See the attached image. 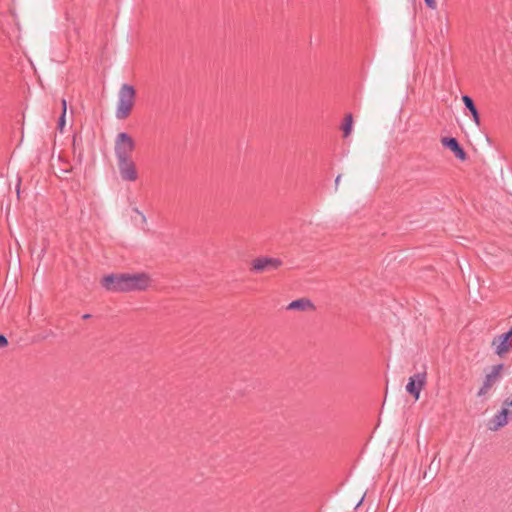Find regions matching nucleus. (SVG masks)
I'll use <instances>...</instances> for the list:
<instances>
[{
  "mask_svg": "<svg viewBox=\"0 0 512 512\" xmlns=\"http://www.w3.org/2000/svg\"><path fill=\"white\" fill-rule=\"evenodd\" d=\"M101 286L108 292L128 293L145 291L151 285V278L147 273H111L100 280Z\"/></svg>",
  "mask_w": 512,
  "mask_h": 512,
  "instance_id": "nucleus-1",
  "label": "nucleus"
},
{
  "mask_svg": "<svg viewBox=\"0 0 512 512\" xmlns=\"http://www.w3.org/2000/svg\"><path fill=\"white\" fill-rule=\"evenodd\" d=\"M136 90L132 85L123 84L119 90L116 117L124 120L129 117L134 107Z\"/></svg>",
  "mask_w": 512,
  "mask_h": 512,
  "instance_id": "nucleus-2",
  "label": "nucleus"
},
{
  "mask_svg": "<svg viewBox=\"0 0 512 512\" xmlns=\"http://www.w3.org/2000/svg\"><path fill=\"white\" fill-rule=\"evenodd\" d=\"M134 139L126 132H120L115 138L114 151L117 159L130 158L135 150Z\"/></svg>",
  "mask_w": 512,
  "mask_h": 512,
  "instance_id": "nucleus-3",
  "label": "nucleus"
},
{
  "mask_svg": "<svg viewBox=\"0 0 512 512\" xmlns=\"http://www.w3.org/2000/svg\"><path fill=\"white\" fill-rule=\"evenodd\" d=\"M512 419V394L504 401L501 410L493 417L489 429L497 431Z\"/></svg>",
  "mask_w": 512,
  "mask_h": 512,
  "instance_id": "nucleus-4",
  "label": "nucleus"
},
{
  "mask_svg": "<svg viewBox=\"0 0 512 512\" xmlns=\"http://www.w3.org/2000/svg\"><path fill=\"white\" fill-rule=\"evenodd\" d=\"M283 264L279 258L258 257L251 263V271L262 273L266 271L277 270Z\"/></svg>",
  "mask_w": 512,
  "mask_h": 512,
  "instance_id": "nucleus-5",
  "label": "nucleus"
},
{
  "mask_svg": "<svg viewBox=\"0 0 512 512\" xmlns=\"http://www.w3.org/2000/svg\"><path fill=\"white\" fill-rule=\"evenodd\" d=\"M427 381V373L426 371L418 372L409 378V381L406 385V391L414 397L415 400H418L420 397V392L424 388Z\"/></svg>",
  "mask_w": 512,
  "mask_h": 512,
  "instance_id": "nucleus-6",
  "label": "nucleus"
},
{
  "mask_svg": "<svg viewBox=\"0 0 512 512\" xmlns=\"http://www.w3.org/2000/svg\"><path fill=\"white\" fill-rule=\"evenodd\" d=\"M118 169L124 181L134 182L138 179L136 165L130 158L117 159Z\"/></svg>",
  "mask_w": 512,
  "mask_h": 512,
  "instance_id": "nucleus-7",
  "label": "nucleus"
},
{
  "mask_svg": "<svg viewBox=\"0 0 512 512\" xmlns=\"http://www.w3.org/2000/svg\"><path fill=\"white\" fill-rule=\"evenodd\" d=\"M441 143L445 148L451 150L457 159L461 161H465L467 159L466 152L464 151V149L462 148V146L460 145L459 141L456 138L443 137L441 139Z\"/></svg>",
  "mask_w": 512,
  "mask_h": 512,
  "instance_id": "nucleus-8",
  "label": "nucleus"
},
{
  "mask_svg": "<svg viewBox=\"0 0 512 512\" xmlns=\"http://www.w3.org/2000/svg\"><path fill=\"white\" fill-rule=\"evenodd\" d=\"M491 346L493 347L495 354L502 357L512 349V342L508 335L501 334L492 340Z\"/></svg>",
  "mask_w": 512,
  "mask_h": 512,
  "instance_id": "nucleus-9",
  "label": "nucleus"
},
{
  "mask_svg": "<svg viewBox=\"0 0 512 512\" xmlns=\"http://www.w3.org/2000/svg\"><path fill=\"white\" fill-rule=\"evenodd\" d=\"M503 369V364L494 365L489 373L486 374L485 380L482 383V395L485 394L496 382L500 380V372Z\"/></svg>",
  "mask_w": 512,
  "mask_h": 512,
  "instance_id": "nucleus-10",
  "label": "nucleus"
},
{
  "mask_svg": "<svg viewBox=\"0 0 512 512\" xmlns=\"http://www.w3.org/2000/svg\"><path fill=\"white\" fill-rule=\"evenodd\" d=\"M287 309L289 310H299V311H305L308 309H315L314 304L307 298H301L292 301Z\"/></svg>",
  "mask_w": 512,
  "mask_h": 512,
  "instance_id": "nucleus-11",
  "label": "nucleus"
},
{
  "mask_svg": "<svg viewBox=\"0 0 512 512\" xmlns=\"http://www.w3.org/2000/svg\"><path fill=\"white\" fill-rule=\"evenodd\" d=\"M352 124H353L352 114H347L344 118V123L342 125L344 137H347L351 133Z\"/></svg>",
  "mask_w": 512,
  "mask_h": 512,
  "instance_id": "nucleus-12",
  "label": "nucleus"
},
{
  "mask_svg": "<svg viewBox=\"0 0 512 512\" xmlns=\"http://www.w3.org/2000/svg\"><path fill=\"white\" fill-rule=\"evenodd\" d=\"M465 107L472 113L473 116L477 114V107L473 101V99L467 95L462 97Z\"/></svg>",
  "mask_w": 512,
  "mask_h": 512,
  "instance_id": "nucleus-13",
  "label": "nucleus"
},
{
  "mask_svg": "<svg viewBox=\"0 0 512 512\" xmlns=\"http://www.w3.org/2000/svg\"><path fill=\"white\" fill-rule=\"evenodd\" d=\"M61 106H62V113L58 120V129L62 132L63 127L65 126V116H66V109H67V102L65 99L61 100Z\"/></svg>",
  "mask_w": 512,
  "mask_h": 512,
  "instance_id": "nucleus-14",
  "label": "nucleus"
},
{
  "mask_svg": "<svg viewBox=\"0 0 512 512\" xmlns=\"http://www.w3.org/2000/svg\"><path fill=\"white\" fill-rule=\"evenodd\" d=\"M426 6L431 9L436 8V1L435 0H424Z\"/></svg>",
  "mask_w": 512,
  "mask_h": 512,
  "instance_id": "nucleus-15",
  "label": "nucleus"
},
{
  "mask_svg": "<svg viewBox=\"0 0 512 512\" xmlns=\"http://www.w3.org/2000/svg\"><path fill=\"white\" fill-rule=\"evenodd\" d=\"M7 345H8L7 338L4 335L0 334V348L5 347Z\"/></svg>",
  "mask_w": 512,
  "mask_h": 512,
  "instance_id": "nucleus-16",
  "label": "nucleus"
},
{
  "mask_svg": "<svg viewBox=\"0 0 512 512\" xmlns=\"http://www.w3.org/2000/svg\"><path fill=\"white\" fill-rule=\"evenodd\" d=\"M474 118V121L476 122L477 125H480V113L477 111V114L476 116H473Z\"/></svg>",
  "mask_w": 512,
  "mask_h": 512,
  "instance_id": "nucleus-17",
  "label": "nucleus"
},
{
  "mask_svg": "<svg viewBox=\"0 0 512 512\" xmlns=\"http://www.w3.org/2000/svg\"><path fill=\"white\" fill-rule=\"evenodd\" d=\"M503 335H508L510 339L512 337V327L507 332L503 333Z\"/></svg>",
  "mask_w": 512,
  "mask_h": 512,
  "instance_id": "nucleus-18",
  "label": "nucleus"
},
{
  "mask_svg": "<svg viewBox=\"0 0 512 512\" xmlns=\"http://www.w3.org/2000/svg\"><path fill=\"white\" fill-rule=\"evenodd\" d=\"M341 175H338L335 179V186L337 187L340 183Z\"/></svg>",
  "mask_w": 512,
  "mask_h": 512,
  "instance_id": "nucleus-19",
  "label": "nucleus"
},
{
  "mask_svg": "<svg viewBox=\"0 0 512 512\" xmlns=\"http://www.w3.org/2000/svg\"><path fill=\"white\" fill-rule=\"evenodd\" d=\"M82 318L86 320V319L91 318V315H90V314H84V315L82 316Z\"/></svg>",
  "mask_w": 512,
  "mask_h": 512,
  "instance_id": "nucleus-20",
  "label": "nucleus"
}]
</instances>
